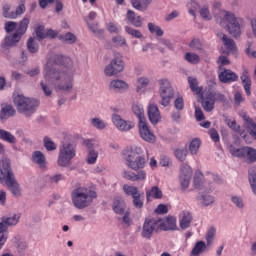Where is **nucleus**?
<instances>
[{
	"mask_svg": "<svg viewBox=\"0 0 256 256\" xmlns=\"http://www.w3.org/2000/svg\"><path fill=\"white\" fill-rule=\"evenodd\" d=\"M193 221V215L189 211H183L179 214V225L180 228L185 230L191 227Z\"/></svg>",
	"mask_w": 256,
	"mask_h": 256,
	"instance_id": "obj_20",
	"label": "nucleus"
},
{
	"mask_svg": "<svg viewBox=\"0 0 256 256\" xmlns=\"http://www.w3.org/2000/svg\"><path fill=\"white\" fill-rule=\"evenodd\" d=\"M159 95H160V105L163 107H169L171 100L175 97V90L171 82L167 78H162L158 80Z\"/></svg>",
	"mask_w": 256,
	"mask_h": 256,
	"instance_id": "obj_9",
	"label": "nucleus"
},
{
	"mask_svg": "<svg viewBox=\"0 0 256 256\" xmlns=\"http://www.w3.org/2000/svg\"><path fill=\"white\" fill-rule=\"evenodd\" d=\"M27 49L30 53H37L39 51V44L35 38H29L27 41Z\"/></svg>",
	"mask_w": 256,
	"mask_h": 256,
	"instance_id": "obj_47",
	"label": "nucleus"
},
{
	"mask_svg": "<svg viewBox=\"0 0 256 256\" xmlns=\"http://www.w3.org/2000/svg\"><path fill=\"white\" fill-rule=\"evenodd\" d=\"M218 78L221 83H233L239 79V76L229 69L220 68Z\"/></svg>",
	"mask_w": 256,
	"mask_h": 256,
	"instance_id": "obj_17",
	"label": "nucleus"
},
{
	"mask_svg": "<svg viewBox=\"0 0 256 256\" xmlns=\"http://www.w3.org/2000/svg\"><path fill=\"white\" fill-rule=\"evenodd\" d=\"M44 31H45V26L39 25L38 27H36L35 29L36 37H38V39L40 40L47 39V35H45Z\"/></svg>",
	"mask_w": 256,
	"mask_h": 256,
	"instance_id": "obj_61",
	"label": "nucleus"
},
{
	"mask_svg": "<svg viewBox=\"0 0 256 256\" xmlns=\"http://www.w3.org/2000/svg\"><path fill=\"white\" fill-rule=\"evenodd\" d=\"M188 83L193 93H196V95L203 97V87H199V82L195 78L188 77Z\"/></svg>",
	"mask_w": 256,
	"mask_h": 256,
	"instance_id": "obj_34",
	"label": "nucleus"
},
{
	"mask_svg": "<svg viewBox=\"0 0 256 256\" xmlns=\"http://www.w3.org/2000/svg\"><path fill=\"white\" fill-rule=\"evenodd\" d=\"M200 16L204 21H211V19H213V15H211V11L209 10V5H204L200 9Z\"/></svg>",
	"mask_w": 256,
	"mask_h": 256,
	"instance_id": "obj_48",
	"label": "nucleus"
},
{
	"mask_svg": "<svg viewBox=\"0 0 256 256\" xmlns=\"http://www.w3.org/2000/svg\"><path fill=\"white\" fill-rule=\"evenodd\" d=\"M193 185L195 189H203L205 187V181L203 180V173L197 170L194 175Z\"/></svg>",
	"mask_w": 256,
	"mask_h": 256,
	"instance_id": "obj_36",
	"label": "nucleus"
},
{
	"mask_svg": "<svg viewBox=\"0 0 256 256\" xmlns=\"http://www.w3.org/2000/svg\"><path fill=\"white\" fill-rule=\"evenodd\" d=\"M77 157V146L70 142H63L59 146L57 158L58 167H71L73 159Z\"/></svg>",
	"mask_w": 256,
	"mask_h": 256,
	"instance_id": "obj_7",
	"label": "nucleus"
},
{
	"mask_svg": "<svg viewBox=\"0 0 256 256\" xmlns=\"http://www.w3.org/2000/svg\"><path fill=\"white\" fill-rule=\"evenodd\" d=\"M188 13L189 15H191L192 17H197V14H195V11H197V9H199V3H197V1L195 0H191L188 5Z\"/></svg>",
	"mask_w": 256,
	"mask_h": 256,
	"instance_id": "obj_52",
	"label": "nucleus"
},
{
	"mask_svg": "<svg viewBox=\"0 0 256 256\" xmlns=\"http://www.w3.org/2000/svg\"><path fill=\"white\" fill-rule=\"evenodd\" d=\"M198 201H200L201 205L204 207H209V205H213L215 198H213L211 195H202L198 197Z\"/></svg>",
	"mask_w": 256,
	"mask_h": 256,
	"instance_id": "obj_45",
	"label": "nucleus"
},
{
	"mask_svg": "<svg viewBox=\"0 0 256 256\" xmlns=\"http://www.w3.org/2000/svg\"><path fill=\"white\" fill-rule=\"evenodd\" d=\"M193 177V169L186 163L181 164L179 183L181 185L182 191H187L189 185H191V178Z\"/></svg>",
	"mask_w": 256,
	"mask_h": 256,
	"instance_id": "obj_12",
	"label": "nucleus"
},
{
	"mask_svg": "<svg viewBox=\"0 0 256 256\" xmlns=\"http://www.w3.org/2000/svg\"><path fill=\"white\" fill-rule=\"evenodd\" d=\"M59 41L62 43H66L67 45H73L77 43V36L75 34L68 32L64 35H59L58 36Z\"/></svg>",
	"mask_w": 256,
	"mask_h": 256,
	"instance_id": "obj_35",
	"label": "nucleus"
},
{
	"mask_svg": "<svg viewBox=\"0 0 256 256\" xmlns=\"http://www.w3.org/2000/svg\"><path fill=\"white\" fill-rule=\"evenodd\" d=\"M41 73V67L35 66L26 71V75H29V77H37Z\"/></svg>",
	"mask_w": 256,
	"mask_h": 256,
	"instance_id": "obj_62",
	"label": "nucleus"
},
{
	"mask_svg": "<svg viewBox=\"0 0 256 256\" xmlns=\"http://www.w3.org/2000/svg\"><path fill=\"white\" fill-rule=\"evenodd\" d=\"M215 94L209 93L206 98L202 100V107L204 111L211 113L215 109Z\"/></svg>",
	"mask_w": 256,
	"mask_h": 256,
	"instance_id": "obj_24",
	"label": "nucleus"
},
{
	"mask_svg": "<svg viewBox=\"0 0 256 256\" xmlns=\"http://www.w3.org/2000/svg\"><path fill=\"white\" fill-rule=\"evenodd\" d=\"M148 31H150L152 35H157V37H163L164 35L163 29L151 22L148 23Z\"/></svg>",
	"mask_w": 256,
	"mask_h": 256,
	"instance_id": "obj_44",
	"label": "nucleus"
},
{
	"mask_svg": "<svg viewBox=\"0 0 256 256\" xmlns=\"http://www.w3.org/2000/svg\"><path fill=\"white\" fill-rule=\"evenodd\" d=\"M206 251H209L207 244L204 241H198L191 250L190 256H201Z\"/></svg>",
	"mask_w": 256,
	"mask_h": 256,
	"instance_id": "obj_26",
	"label": "nucleus"
},
{
	"mask_svg": "<svg viewBox=\"0 0 256 256\" xmlns=\"http://www.w3.org/2000/svg\"><path fill=\"white\" fill-rule=\"evenodd\" d=\"M240 117L243 119L244 125H245L246 129L248 130V133L256 141V124H255V122L253 121V119H251V117H249L247 112H244V111L240 112Z\"/></svg>",
	"mask_w": 256,
	"mask_h": 256,
	"instance_id": "obj_16",
	"label": "nucleus"
},
{
	"mask_svg": "<svg viewBox=\"0 0 256 256\" xmlns=\"http://www.w3.org/2000/svg\"><path fill=\"white\" fill-rule=\"evenodd\" d=\"M27 11V8L25 7V0H21L20 4L16 7L15 11H12V17L13 19H17L18 17H21Z\"/></svg>",
	"mask_w": 256,
	"mask_h": 256,
	"instance_id": "obj_42",
	"label": "nucleus"
},
{
	"mask_svg": "<svg viewBox=\"0 0 256 256\" xmlns=\"http://www.w3.org/2000/svg\"><path fill=\"white\" fill-rule=\"evenodd\" d=\"M4 29L6 33H13V31H17V22L8 21L4 24Z\"/></svg>",
	"mask_w": 256,
	"mask_h": 256,
	"instance_id": "obj_60",
	"label": "nucleus"
},
{
	"mask_svg": "<svg viewBox=\"0 0 256 256\" xmlns=\"http://www.w3.org/2000/svg\"><path fill=\"white\" fill-rule=\"evenodd\" d=\"M146 198L147 201H151V199H163V191L159 187L153 186L150 190H146Z\"/></svg>",
	"mask_w": 256,
	"mask_h": 256,
	"instance_id": "obj_29",
	"label": "nucleus"
},
{
	"mask_svg": "<svg viewBox=\"0 0 256 256\" xmlns=\"http://www.w3.org/2000/svg\"><path fill=\"white\" fill-rule=\"evenodd\" d=\"M2 16L5 19H13V11H11V5L3 4V6H2Z\"/></svg>",
	"mask_w": 256,
	"mask_h": 256,
	"instance_id": "obj_56",
	"label": "nucleus"
},
{
	"mask_svg": "<svg viewBox=\"0 0 256 256\" xmlns=\"http://www.w3.org/2000/svg\"><path fill=\"white\" fill-rule=\"evenodd\" d=\"M112 122L115 125L118 131H122L127 133V131H131L135 127V123L133 121L122 119L120 115L113 114L112 115Z\"/></svg>",
	"mask_w": 256,
	"mask_h": 256,
	"instance_id": "obj_15",
	"label": "nucleus"
},
{
	"mask_svg": "<svg viewBox=\"0 0 256 256\" xmlns=\"http://www.w3.org/2000/svg\"><path fill=\"white\" fill-rule=\"evenodd\" d=\"M71 199L76 209H87L97 199V192L87 187H78L71 193Z\"/></svg>",
	"mask_w": 256,
	"mask_h": 256,
	"instance_id": "obj_6",
	"label": "nucleus"
},
{
	"mask_svg": "<svg viewBox=\"0 0 256 256\" xmlns=\"http://www.w3.org/2000/svg\"><path fill=\"white\" fill-rule=\"evenodd\" d=\"M13 103L17 112L20 115H24V117H31L37 111V107H39L37 99L25 97V95L17 92L13 94Z\"/></svg>",
	"mask_w": 256,
	"mask_h": 256,
	"instance_id": "obj_5",
	"label": "nucleus"
},
{
	"mask_svg": "<svg viewBox=\"0 0 256 256\" xmlns=\"http://www.w3.org/2000/svg\"><path fill=\"white\" fill-rule=\"evenodd\" d=\"M216 23L228 29V32L232 37L241 36V18L235 16V13L227 10H220V12L215 16Z\"/></svg>",
	"mask_w": 256,
	"mask_h": 256,
	"instance_id": "obj_3",
	"label": "nucleus"
},
{
	"mask_svg": "<svg viewBox=\"0 0 256 256\" xmlns=\"http://www.w3.org/2000/svg\"><path fill=\"white\" fill-rule=\"evenodd\" d=\"M110 89H113V91H127L129 84L123 80L115 79L110 82Z\"/></svg>",
	"mask_w": 256,
	"mask_h": 256,
	"instance_id": "obj_30",
	"label": "nucleus"
},
{
	"mask_svg": "<svg viewBox=\"0 0 256 256\" xmlns=\"http://www.w3.org/2000/svg\"><path fill=\"white\" fill-rule=\"evenodd\" d=\"M189 152L187 151V148H178L174 151V155L176 157V159H178V161H185V159H187V154Z\"/></svg>",
	"mask_w": 256,
	"mask_h": 256,
	"instance_id": "obj_49",
	"label": "nucleus"
},
{
	"mask_svg": "<svg viewBox=\"0 0 256 256\" xmlns=\"http://www.w3.org/2000/svg\"><path fill=\"white\" fill-rule=\"evenodd\" d=\"M190 49L193 51H201L203 49V44L201 43L200 39L194 38L190 43H189Z\"/></svg>",
	"mask_w": 256,
	"mask_h": 256,
	"instance_id": "obj_58",
	"label": "nucleus"
},
{
	"mask_svg": "<svg viewBox=\"0 0 256 256\" xmlns=\"http://www.w3.org/2000/svg\"><path fill=\"white\" fill-rule=\"evenodd\" d=\"M8 229H9V226L1 220V222H0V249L7 242V237H9Z\"/></svg>",
	"mask_w": 256,
	"mask_h": 256,
	"instance_id": "obj_32",
	"label": "nucleus"
},
{
	"mask_svg": "<svg viewBox=\"0 0 256 256\" xmlns=\"http://www.w3.org/2000/svg\"><path fill=\"white\" fill-rule=\"evenodd\" d=\"M216 233H217V230L215 228L213 227L209 228V230L206 233L207 245H211V243H213Z\"/></svg>",
	"mask_w": 256,
	"mask_h": 256,
	"instance_id": "obj_59",
	"label": "nucleus"
},
{
	"mask_svg": "<svg viewBox=\"0 0 256 256\" xmlns=\"http://www.w3.org/2000/svg\"><path fill=\"white\" fill-rule=\"evenodd\" d=\"M122 158L123 161H125L126 167L132 169V171L124 169L122 171V177L128 181L144 183L147 179V171L143 169H145L147 165V159H145V155H143V148L135 145L128 146L122 150Z\"/></svg>",
	"mask_w": 256,
	"mask_h": 256,
	"instance_id": "obj_2",
	"label": "nucleus"
},
{
	"mask_svg": "<svg viewBox=\"0 0 256 256\" xmlns=\"http://www.w3.org/2000/svg\"><path fill=\"white\" fill-rule=\"evenodd\" d=\"M73 73H75V68H73V60L69 57L63 55L50 57L44 66V80L40 82L44 95L51 97L53 89L71 91L73 89Z\"/></svg>",
	"mask_w": 256,
	"mask_h": 256,
	"instance_id": "obj_1",
	"label": "nucleus"
},
{
	"mask_svg": "<svg viewBox=\"0 0 256 256\" xmlns=\"http://www.w3.org/2000/svg\"><path fill=\"white\" fill-rule=\"evenodd\" d=\"M132 199V203L135 209H143L144 199L141 196V193H138L136 196H133Z\"/></svg>",
	"mask_w": 256,
	"mask_h": 256,
	"instance_id": "obj_50",
	"label": "nucleus"
},
{
	"mask_svg": "<svg viewBox=\"0 0 256 256\" xmlns=\"http://www.w3.org/2000/svg\"><path fill=\"white\" fill-rule=\"evenodd\" d=\"M106 29L107 31H109V33H119V27H117V24L110 22L106 25Z\"/></svg>",
	"mask_w": 256,
	"mask_h": 256,
	"instance_id": "obj_64",
	"label": "nucleus"
},
{
	"mask_svg": "<svg viewBox=\"0 0 256 256\" xmlns=\"http://www.w3.org/2000/svg\"><path fill=\"white\" fill-rule=\"evenodd\" d=\"M127 19L131 25L134 27H142L143 26V19L141 16H137L133 11L128 10L127 12Z\"/></svg>",
	"mask_w": 256,
	"mask_h": 256,
	"instance_id": "obj_31",
	"label": "nucleus"
},
{
	"mask_svg": "<svg viewBox=\"0 0 256 256\" xmlns=\"http://www.w3.org/2000/svg\"><path fill=\"white\" fill-rule=\"evenodd\" d=\"M91 125L95 129H98L100 131H103V129H105V127H107V124L103 120H101L100 118H92L91 119Z\"/></svg>",
	"mask_w": 256,
	"mask_h": 256,
	"instance_id": "obj_51",
	"label": "nucleus"
},
{
	"mask_svg": "<svg viewBox=\"0 0 256 256\" xmlns=\"http://www.w3.org/2000/svg\"><path fill=\"white\" fill-rule=\"evenodd\" d=\"M226 125L230 127L233 131H236V133H239L243 139H247V135L243 134V131H241V126L237 125V121L231 120L229 118H226L225 120Z\"/></svg>",
	"mask_w": 256,
	"mask_h": 256,
	"instance_id": "obj_37",
	"label": "nucleus"
},
{
	"mask_svg": "<svg viewBox=\"0 0 256 256\" xmlns=\"http://www.w3.org/2000/svg\"><path fill=\"white\" fill-rule=\"evenodd\" d=\"M0 141H5L6 143H10V145H15V143H17V137H15L13 133L0 128Z\"/></svg>",
	"mask_w": 256,
	"mask_h": 256,
	"instance_id": "obj_28",
	"label": "nucleus"
},
{
	"mask_svg": "<svg viewBox=\"0 0 256 256\" xmlns=\"http://www.w3.org/2000/svg\"><path fill=\"white\" fill-rule=\"evenodd\" d=\"M246 149H247V147L236 148L233 145L229 146V152L231 153V155H233V157H245Z\"/></svg>",
	"mask_w": 256,
	"mask_h": 256,
	"instance_id": "obj_43",
	"label": "nucleus"
},
{
	"mask_svg": "<svg viewBox=\"0 0 256 256\" xmlns=\"http://www.w3.org/2000/svg\"><path fill=\"white\" fill-rule=\"evenodd\" d=\"M161 225H163V220L159 218H151V217L146 218L143 223L141 236L144 239H151V237L153 236V233H157V231L161 229Z\"/></svg>",
	"mask_w": 256,
	"mask_h": 256,
	"instance_id": "obj_11",
	"label": "nucleus"
},
{
	"mask_svg": "<svg viewBox=\"0 0 256 256\" xmlns=\"http://www.w3.org/2000/svg\"><path fill=\"white\" fill-rule=\"evenodd\" d=\"M20 216L17 214H12L9 216H3L1 218V221L5 223L8 227H11L13 225H17L19 223Z\"/></svg>",
	"mask_w": 256,
	"mask_h": 256,
	"instance_id": "obj_38",
	"label": "nucleus"
},
{
	"mask_svg": "<svg viewBox=\"0 0 256 256\" xmlns=\"http://www.w3.org/2000/svg\"><path fill=\"white\" fill-rule=\"evenodd\" d=\"M148 119L152 125H157L161 121V112L155 104H149L147 108Z\"/></svg>",
	"mask_w": 256,
	"mask_h": 256,
	"instance_id": "obj_18",
	"label": "nucleus"
},
{
	"mask_svg": "<svg viewBox=\"0 0 256 256\" xmlns=\"http://www.w3.org/2000/svg\"><path fill=\"white\" fill-rule=\"evenodd\" d=\"M245 157L248 163H255L256 161V149L251 147H246Z\"/></svg>",
	"mask_w": 256,
	"mask_h": 256,
	"instance_id": "obj_46",
	"label": "nucleus"
},
{
	"mask_svg": "<svg viewBox=\"0 0 256 256\" xmlns=\"http://www.w3.org/2000/svg\"><path fill=\"white\" fill-rule=\"evenodd\" d=\"M125 31L126 33H128V35H131L132 37H135L136 39H141V37H143V34H141V31L129 27V26H125Z\"/></svg>",
	"mask_w": 256,
	"mask_h": 256,
	"instance_id": "obj_57",
	"label": "nucleus"
},
{
	"mask_svg": "<svg viewBox=\"0 0 256 256\" xmlns=\"http://www.w3.org/2000/svg\"><path fill=\"white\" fill-rule=\"evenodd\" d=\"M151 83V80L147 76H142L137 79L136 91L140 93V91H144L147 89V86Z\"/></svg>",
	"mask_w": 256,
	"mask_h": 256,
	"instance_id": "obj_39",
	"label": "nucleus"
},
{
	"mask_svg": "<svg viewBox=\"0 0 256 256\" xmlns=\"http://www.w3.org/2000/svg\"><path fill=\"white\" fill-rule=\"evenodd\" d=\"M240 79L242 81L245 93L249 97V95H251V77L249 76V71L245 70L240 76Z\"/></svg>",
	"mask_w": 256,
	"mask_h": 256,
	"instance_id": "obj_27",
	"label": "nucleus"
},
{
	"mask_svg": "<svg viewBox=\"0 0 256 256\" xmlns=\"http://www.w3.org/2000/svg\"><path fill=\"white\" fill-rule=\"evenodd\" d=\"M0 183H5L14 197H21V186L15 179L9 160H3L0 166Z\"/></svg>",
	"mask_w": 256,
	"mask_h": 256,
	"instance_id": "obj_4",
	"label": "nucleus"
},
{
	"mask_svg": "<svg viewBox=\"0 0 256 256\" xmlns=\"http://www.w3.org/2000/svg\"><path fill=\"white\" fill-rule=\"evenodd\" d=\"M162 231H177V218L174 216H168L162 220V225L160 226Z\"/></svg>",
	"mask_w": 256,
	"mask_h": 256,
	"instance_id": "obj_19",
	"label": "nucleus"
},
{
	"mask_svg": "<svg viewBox=\"0 0 256 256\" xmlns=\"http://www.w3.org/2000/svg\"><path fill=\"white\" fill-rule=\"evenodd\" d=\"M138 129L141 139L146 141V143H155L157 141V137H155V134L151 132V128H149L147 120L138 122Z\"/></svg>",
	"mask_w": 256,
	"mask_h": 256,
	"instance_id": "obj_14",
	"label": "nucleus"
},
{
	"mask_svg": "<svg viewBox=\"0 0 256 256\" xmlns=\"http://www.w3.org/2000/svg\"><path fill=\"white\" fill-rule=\"evenodd\" d=\"M218 39L222 41L223 45L226 47L228 51H235L236 46H235V41L229 37L223 32H218L216 33Z\"/></svg>",
	"mask_w": 256,
	"mask_h": 256,
	"instance_id": "obj_23",
	"label": "nucleus"
},
{
	"mask_svg": "<svg viewBox=\"0 0 256 256\" xmlns=\"http://www.w3.org/2000/svg\"><path fill=\"white\" fill-rule=\"evenodd\" d=\"M44 147L46 151H55L57 149V144L51 140L49 137H44Z\"/></svg>",
	"mask_w": 256,
	"mask_h": 256,
	"instance_id": "obj_54",
	"label": "nucleus"
},
{
	"mask_svg": "<svg viewBox=\"0 0 256 256\" xmlns=\"http://www.w3.org/2000/svg\"><path fill=\"white\" fill-rule=\"evenodd\" d=\"M125 195H128L130 197H135L136 195H139V188L136 186H131L129 184H124L122 187Z\"/></svg>",
	"mask_w": 256,
	"mask_h": 256,
	"instance_id": "obj_41",
	"label": "nucleus"
},
{
	"mask_svg": "<svg viewBox=\"0 0 256 256\" xmlns=\"http://www.w3.org/2000/svg\"><path fill=\"white\" fill-rule=\"evenodd\" d=\"M112 209L117 215H123V213H125V209H127V204L123 198L118 197L114 199Z\"/></svg>",
	"mask_w": 256,
	"mask_h": 256,
	"instance_id": "obj_25",
	"label": "nucleus"
},
{
	"mask_svg": "<svg viewBox=\"0 0 256 256\" xmlns=\"http://www.w3.org/2000/svg\"><path fill=\"white\" fill-rule=\"evenodd\" d=\"M232 203L237 207V209H245V202L241 196H231Z\"/></svg>",
	"mask_w": 256,
	"mask_h": 256,
	"instance_id": "obj_55",
	"label": "nucleus"
},
{
	"mask_svg": "<svg viewBox=\"0 0 256 256\" xmlns=\"http://www.w3.org/2000/svg\"><path fill=\"white\" fill-rule=\"evenodd\" d=\"M32 161L39 167V169H47V158L41 151H34L32 153Z\"/></svg>",
	"mask_w": 256,
	"mask_h": 256,
	"instance_id": "obj_21",
	"label": "nucleus"
},
{
	"mask_svg": "<svg viewBox=\"0 0 256 256\" xmlns=\"http://www.w3.org/2000/svg\"><path fill=\"white\" fill-rule=\"evenodd\" d=\"M185 59L188 63H191L192 65H197V63H199L200 61L199 55L191 52H187L185 54Z\"/></svg>",
	"mask_w": 256,
	"mask_h": 256,
	"instance_id": "obj_53",
	"label": "nucleus"
},
{
	"mask_svg": "<svg viewBox=\"0 0 256 256\" xmlns=\"http://www.w3.org/2000/svg\"><path fill=\"white\" fill-rule=\"evenodd\" d=\"M30 20L27 17H24L16 31L13 34H9L5 37L4 43L2 44L3 49H9V47H13L14 45H17L19 41H21V37L27 33V29L29 28Z\"/></svg>",
	"mask_w": 256,
	"mask_h": 256,
	"instance_id": "obj_8",
	"label": "nucleus"
},
{
	"mask_svg": "<svg viewBox=\"0 0 256 256\" xmlns=\"http://www.w3.org/2000/svg\"><path fill=\"white\" fill-rule=\"evenodd\" d=\"M17 111L12 105L5 104L1 106L0 110V120L5 121L11 117H15Z\"/></svg>",
	"mask_w": 256,
	"mask_h": 256,
	"instance_id": "obj_22",
	"label": "nucleus"
},
{
	"mask_svg": "<svg viewBox=\"0 0 256 256\" xmlns=\"http://www.w3.org/2000/svg\"><path fill=\"white\" fill-rule=\"evenodd\" d=\"M208 133L212 141H214V143H219L220 141L219 132H217L215 128H211Z\"/></svg>",
	"mask_w": 256,
	"mask_h": 256,
	"instance_id": "obj_63",
	"label": "nucleus"
},
{
	"mask_svg": "<svg viewBox=\"0 0 256 256\" xmlns=\"http://www.w3.org/2000/svg\"><path fill=\"white\" fill-rule=\"evenodd\" d=\"M83 144L88 151L86 163L88 165H95L97 163V159H99V151L96 150L97 147H99V144L91 139L84 140Z\"/></svg>",
	"mask_w": 256,
	"mask_h": 256,
	"instance_id": "obj_13",
	"label": "nucleus"
},
{
	"mask_svg": "<svg viewBox=\"0 0 256 256\" xmlns=\"http://www.w3.org/2000/svg\"><path fill=\"white\" fill-rule=\"evenodd\" d=\"M201 147V140L199 138H194L188 146L190 155H197L199 153V148Z\"/></svg>",
	"mask_w": 256,
	"mask_h": 256,
	"instance_id": "obj_40",
	"label": "nucleus"
},
{
	"mask_svg": "<svg viewBox=\"0 0 256 256\" xmlns=\"http://www.w3.org/2000/svg\"><path fill=\"white\" fill-rule=\"evenodd\" d=\"M132 111L134 115L138 117V123H141L142 121H147V118H145V110L143 109V105L134 104L132 106Z\"/></svg>",
	"mask_w": 256,
	"mask_h": 256,
	"instance_id": "obj_33",
	"label": "nucleus"
},
{
	"mask_svg": "<svg viewBox=\"0 0 256 256\" xmlns=\"http://www.w3.org/2000/svg\"><path fill=\"white\" fill-rule=\"evenodd\" d=\"M125 69V62H123V56L120 53L114 54V59L105 66L104 73L106 77H115L119 75Z\"/></svg>",
	"mask_w": 256,
	"mask_h": 256,
	"instance_id": "obj_10",
	"label": "nucleus"
}]
</instances>
